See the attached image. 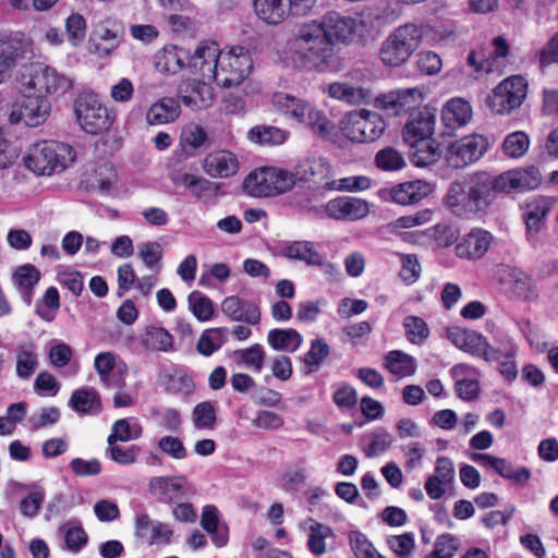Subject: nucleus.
I'll return each instance as SVG.
<instances>
[{
  "label": "nucleus",
  "mask_w": 558,
  "mask_h": 558,
  "mask_svg": "<svg viewBox=\"0 0 558 558\" xmlns=\"http://www.w3.org/2000/svg\"><path fill=\"white\" fill-rule=\"evenodd\" d=\"M287 47L294 69L324 73L335 68V49L318 20L301 24Z\"/></svg>",
  "instance_id": "1"
},
{
  "label": "nucleus",
  "mask_w": 558,
  "mask_h": 558,
  "mask_svg": "<svg viewBox=\"0 0 558 558\" xmlns=\"http://www.w3.org/2000/svg\"><path fill=\"white\" fill-rule=\"evenodd\" d=\"M271 105L287 120L308 129L318 137L326 138L333 131L335 125L326 113L306 99L279 92L272 95Z\"/></svg>",
  "instance_id": "2"
},
{
  "label": "nucleus",
  "mask_w": 558,
  "mask_h": 558,
  "mask_svg": "<svg viewBox=\"0 0 558 558\" xmlns=\"http://www.w3.org/2000/svg\"><path fill=\"white\" fill-rule=\"evenodd\" d=\"M74 159L70 145L57 141H39L29 146L24 165L36 175L50 177L63 172Z\"/></svg>",
  "instance_id": "3"
},
{
  "label": "nucleus",
  "mask_w": 558,
  "mask_h": 558,
  "mask_svg": "<svg viewBox=\"0 0 558 558\" xmlns=\"http://www.w3.org/2000/svg\"><path fill=\"white\" fill-rule=\"evenodd\" d=\"M423 36V27L416 24L397 27L381 44L380 60L389 66L402 65L421 46Z\"/></svg>",
  "instance_id": "4"
},
{
  "label": "nucleus",
  "mask_w": 558,
  "mask_h": 558,
  "mask_svg": "<svg viewBox=\"0 0 558 558\" xmlns=\"http://www.w3.org/2000/svg\"><path fill=\"white\" fill-rule=\"evenodd\" d=\"M341 134L354 143H373L385 132L383 117L372 110L355 109L348 112L339 123Z\"/></svg>",
  "instance_id": "5"
},
{
  "label": "nucleus",
  "mask_w": 558,
  "mask_h": 558,
  "mask_svg": "<svg viewBox=\"0 0 558 558\" xmlns=\"http://www.w3.org/2000/svg\"><path fill=\"white\" fill-rule=\"evenodd\" d=\"M253 60L244 47H232L221 51L215 80L219 85L229 88L240 85L252 72Z\"/></svg>",
  "instance_id": "6"
},
{
  "label": "nucleus",
  "mask_w": 558,
  "mask_h": 558,
  "mask_svg": "<svg viewBox=\"0 0 558 558\" xmlns=\"http://www.w3.org/2000/svg\"><path fill=\"white\" fill-rule=\"evenodd\" d=\"M51 112V104L41 95H27L10 102L5 107V114L11 125L23 123L29 128L44 124Z\"/></svg>",
  "instance_id": "7"
},
{
  "label": "nucleus",
  "mask_w": 558,
  "mask_h": 558,
  "mask_svg": "<svg viewBox=\"0 0 558 558\" xmlns=\"http://www.w3.org/2000/svg\"><path fill=\"white\" fill-rule=\"evenodd\" d=\"M526 94V81L520 75H512L492 90L486 102L492 112L500 116L509 114L523 104Z\"/></svg>",
  "instance_id": "8"
},
{
  "label": "nucleus",
  "mask_w": 558,
  "mask_h": 558,
  "mask_svg": "<svg viewBox=\"0 0 558 558\" xmlns=\"http://www.w3.org/2000/svg\"><path fill=\"white\" fill-rule=\"evenodd\" d=\"M75 113L81 128L89 134H100L110 129L113 116L93 94L78 97Z\"/></svg>",
  "instance_id": "9"
},
{
  "label": "nucleus",
  "mask_w": 558,
  "mask_h": 558,
  "mask_svg": "<svg viewBox=\"0 0 558 558\" xmlns=\"http://www.w3.org/2000/svg\"><path fill=\"white\" fill-rule=\"evenodd\" d=\"M550 207L549 201L542 198L531 204L524 214L525 239L533 251L544 254L551 252L550 243L542 234Z\"/></svg>",
  "instance_id": "10"
},
{
  "label": "nucleus",
  "mask_w": 558,
  "mask_h": 558,
  "mask_svg": "<svg viewBox=\"0 0 558 558\" xmlns=\"http://www.w3.org/2000/svg\"><path fill=\"white\" fill-rule=\"evenodd\" d=\"M487 148L486 137L472 134L451 143L447 148L446 159L453 168H464L482 158Z\"/></svg>",
  "instance_id": "11"
},
{
  "label": "nucleus",
  "mask_w": 558,
  "mask_h": 558,
  "mask_svg": "<svg viewBox=\"0 0 558 558\" xmlns=\"http://www.w3.org/2000/svg\"><path fill=\"white\" fill-rule=\"evenodd\" d=\"M500 181L499 174L493 177L486 172H478L470 178L465 185L478 213L486 211L494 203L496 195L505 193Z\"/></svg>",
  "instance_id": "12"
},
{
  "label": "nucleus",
  "mask_w": 558,
  "mask_h": 558,
  "mask_svg": "<svg viewBox=\"0 0 558 558\" xmlns=\"http://www.w3.org/2000/svg\"><path fill=\"white\" fill-rule=\"evenodd\" d=\"M148 490L160 502L173 504L186 499L193 493L184 476H155L149 480Z\"/></svg>",
  "instance_id": "13"
},
{
  "label": "nucleus",
  "mask_w": 558,
  "mask_h": 558,
  "mask_svg": "<svg viewBox=\"0 0 558 558\" xmlns=\"http://www.w3.org/2000/svg\"><path fill=\"white\" fill-rule=\"evenodd\" d=\"M423 101V94L416 87L391 90L375 98V107L395 116L407 113L417 108Z\"/></svg>",
  "instance_id": "14"
},
{
  "label": "nucleus",
  "mask_w": 558,
  "mask_h": 558,
  "mask_svg": "<svg viewBox=\"0 0 558 558\" xmlns=\"http://www.w3.org/2000/svg\"><path fill=\"white\" fill-rule=\"evenodd\" d=\"M221 51L216 41L204 40L197 45L193 54H190L187 66L194 73H199L203 80H215Z\"/></svg>",
  "instance_id": "15"
},
{
  "label": "nucleus",
  "mask_w": 558,
  "mask_h": 558,
  "mask_svg": "<svg viewBox=\"0 0 558 558\" xmlns=\"http://www.w3.org/2000/svg\"><path fill=\"white\" fill-rule=\"evenodd\" d=\"M123 25L114 17L100 20L94 29V37L101 43L95 44L92 50L98 57L105 58L118 49L123 38Z\"/></svg>",
  "instance_id": "16"
},
{
  "label": "nucleus",
  "mask_w": 558,
  "mask_h": 558,
  "mask_svg": "<svg viewBox=\"0 0 558 558\" xmlns=\"http://www.w3.org/2000/svg\"><path fill=\"white\" fill-rule=\"evenodd\" d=\"M433 192L432 184L424 180L407 181L381 190V196L398 205H414Z\"/></svg>",
  "instance_id": "17"
},
{
  "label": "nucleus",
  "mask_w": 558,
  "mask_h": 558,
  "mask_svg": "<svg viewBox=\"0 0 558 558\" xmlns=\"http://www.w3.org/2000/svg\"><path fill=\"white\" fill-rule=\"evenodd\" d=\"M95 369L100 381L108 388H122L125 385V375L128 367L117 354L112 352H101L96 355L94 362Z\"/></svg>",
  "instance_id": "18"
},
{
  "label": "nucleus",
  "mask_w": 558,
  "mask_h": 558,
  "mask_svg": "<svg viewBox=\"0 0 558 558\" xmlns=\"http://www.w3.org/2000/svg\"><path fill=\"white\" fill-rule=\"evenodd\" d=\"M499 175L506 194L535 190L543 181L539 170L534 166L508 170Z\"/></svg>",
  "instance_id": "19"
},
{
  "label": "nucleus",
  "mask_w": 558,
  "mask_h": 558,
  "mask_svg": "<svg viewBox=\"0 0 558 558\" xmlns=\"http://www.w3.org/2000/svg\"><path fill=\"white\" fill-rule=\"evenodd\" d=\"M28 88L45 92L48 95L65 93L71 87V80L58 73L53 68L37 64L27 83Z\"/></svg>",
  "instance_id": "20"
},
{
  "label": "nucleus",
  "mask_w": 558,
  "mask_h": 558,
  "mask_svg": "<svg viewBox=\"0 0 558 558\" xmlns=\"http://www.w3.org/2000/svg\"><path fill=\"white\" fill-rule=\"evenodd\" d=\"M327 35V39L333 46L335 43H348L352 40L356 28V20L351 16H343L337 12H329L318 20Z\"/></svg>",
  "instance_id": "21"
},
{
  "label": "nucleus",
  "mask_w": 558,
  "mask_h": 558,
  "mask_svg": "<svg viewBox=\"0 0 558 558\" xmlns=\"http://www.w3.org/2000/svg\"><path fill=\"white\" fill-rule=\"evenodd\" d=\"M221 312L232 322L258 325L260 311L257 304L236 295L226 296L221 302Z\"/></svg>",
  "instance_id": "22"
},
{
  "label": "nucleus",
  "mask_w": 558,
  "mask_h": 558,
  "mask_svg": "<svg viewBox=\"0 0 558 558\" xmlns=\"http://www.w3.org/2000/svg\"><path fill=\"white\" fill-rule=\"evenodd\" d=\"M182 102L192 110L208 108L214 99V90L206 82L197 80L183 81L179 86Z\"/></svg>",
  "instance_id": "23"
},
{
  "label": "nucleus",
  "mask_w": 558,
  "mask_h": 558,
  "mask_svg": "<svg viewBox=\"0 0 558 558\" xmlns=\"http://www.w3.org/2000/svg\"><path fill=\"white\" fill-rule=\"evenodd\" d=\"M493 234L484 229H473L463 236L456 246V254L460 258H482L493 242Z\"/></svg>",
  "instance_id": "24"
},
{
  "label": "nucleus",
  "mask_w": 558,
  "mask_h": 558,
  "mask_svg": "<svg viewBox=\"0 0 558 558\" xmlns=\"http://www.w3.org/2000/svg\"><path fill=\"white\" fill-rule=\"evenodd\" d=\"M330 174V165L323 158L303 160L294 168V175H296L298 181L327 189H330L332 182L329 181Z\"/></svg>",
  "instance_id": "25"
},
{
  "label": "nucleus",
  "mask_w": 558,
  "mask_h": 558,
  "mask_svg": "<svg viewBox=\"0 0 558 558\" xmlns=\"http://www.w3.org/2000/svg\"><path fill=\"white\" fill-rule=\"evenodd\" d=\"M446 335L456 348L473 356L482 357L483 350L487 348V339L475 330L453 326L447 329Z\"/></svg>",
  "instance_id": "26"
},
{
  "label": "nucleus",
  "mask_w": 558,
  "mask_h": 558,
  "mask_svg": "<svg viewBox=\"0 0 558 558\" xmlns=\"http://www.w3.org/2000/svg\"><path fill=\"white\" fill-rule=\"evenodd\" d=\"M435 116L428 110H422L413 116L403 129V140L408 145H415L418 141L430 140L435 130Z\"/></svg>",
  "instance_id": "27"
},
{
  "label": "nucleus",
  "mask_w": 558,
  "mask_h": 558,
  "mask_svg": "<svg viewBox=\"0 0 558 558\" xmlns=\"http://www.w3.org/2000/svg\"><path fill=\"white\" fill-rule=\"evenodd\" d=\"M446 207L456 216L470 218L478 214L466 185L454 182L445 196Z\"/></svg>",
  "instance_id": "28"
},
{
  "label": "nucleus",
  "mask_w": 558,
  "mask_h": 558,
  "mask_svg": "<svg viewBox=\"0 0 558 558\" xmlns=\"http://www.w3.org/2000/svg\"><path fill=\"white\" fill-rule=\"evenodd\" d=\"M203 168L213 178H228L236 173L239 161L229 150H216L205 157Z\"/></svg>",
  "instance_id": "29"
},
{
  "label": "nucleus",
  "mask_w": 558,
  "mask_h": 558,
  "mask_svg": "<svg viewBox=\"0 0 558 558\" xmlns=\"http://www.w3.org/2000/svg\"><path fill=\"white\" fill-rule=\"evenodd\" d=\"M326 90L331 98L352 106L368 104L374 97L369 88L344 82L331 83L327 86Z\"/></svg>",
  "instance_id": "30"
},
{
  "label": "nucleus",
  "mask_w": 558,
  "mask_h": 558,
  "mask_svg": "<svg viewBox=\"0 0 558 558\" xmlns=\"http://www.w3.org/2000/svg\"><path fill=\"white\" fill-rule=\"evenodd\" d=\"M472 107L463 98L448 100L441 110V120L446 128L456 130L466 125L472 119Z\"/></svg>",
  "instance_id": "31"
},
{
  "label": "nucleus",
  "mask_w": 558,
  "mask_h": 558,
  "mask_svg": "<svg viewBox=\"0 0 558 558\" xmlns=\"http://www.w3.org/2000/svg\"><path fill=\"white\" fill-rule=\"evenodd\" d=\"M202 527L210 534L213 543L217 547H223L229 541V530L226 523L220 521V513L216 506L206 505L201 515Z\"/></svg>",
  "instance_id": "32"
},
{
  "label": "nucleus",
  "mask_w": 558,
  "mask_h": 558,
  "mask_svg": "<svg viewBox=\"0 0 558 558\" xmlns=\"http://www.w3.org/2000/svg\"><path fill=\"white\" fill-rule=\"evenodd\" d=\"M179 145L186 156H196L209 146L207 133L199 124L190 122L182 128Z\"/></svg>",
  "instance_id": "33"
},
{
  "label": "nucleus",
  "mask_w": 558,
  "mask_h": 558,
  "mask_svg": "<svg viewBox=\"0 0 558 558\" xmlns=\"http://www.w3.org/2000/svg\"><path fill=\"white\" fill-rule=\"evenodd\" d=\"M29 40L20 33H4L0 35V56L19 64L29 52Z\"/></svg>",
  "instance_id": "34"
},
{
  "label": "nucleus",
  "mask_w": 558,
  "mask_h": 558,
  "mask_svg": "<svg viewBox=\"0 0 558 558\" xmlns=\"http://www.w3.org/2000/svg\"><path fill=\"white\" fill-rule=\"evenodd\" d=\"M15 353V374L21 379H28L39 366L37 348L34 342L19 343Z\"/></svg>",
  "instance_id": "35"
},
{
  "label": "nucleus",
  "mask_w": 558,
  "mask_h": 558,
  "mask_svg": "<svg viewBox=\"0 0 558 558\" xmlns=\"http://www.w3.org/2000/svg\"><path fill=\"white\" fill-rule=\"evenodd\" d=\"M141 345L149 352H169L173 349V336L163 327L148 326L141 335Z\"/></svg>",
  "instance_id": "36"
},
{
  "label": "nucleus",
  "mask_w": 558,
  "mask_h": 558,
  "mask_svg": "<svg viewBox=\"0 0 558 558\" xmlns=\"http://www.w3.org/2000/svg\"><path fill=\"white\" fill-rule=\"evenodd\" d=\"M69 405L82 415H96L102 408L99 393L89 387L75 390L69 400Z\"/></svg>",
  "instance_id": "37"
},
{
  "label": "nucleus",
  "mask_w": 558,
  "mask_h": 558,
  "mask_svg": "<svg viewBox=\"0 0 558 558\" xmlns=\"http://www.w3.org/2000/svg\"><path fill=\"white\" fill-rule=\"evenodd\" d=\"M270 167L252 171L243 182L244 191L254 197L274 196Z\"/></svg>",
  "instance_id": "38"
},
{
  "label": "nucleus",
  "mask_w": 558,
  "mask_h": 558,
  "mask_svg": "<svg viewBox=\"0 0 558 558\" xmlns=\"http://www.w3.org/2000/svg\"><path fill=\"white\" fill-rule=\"evenodd\" d=\"M190 52L183 48L170 47L156 56V69L162 73L175 74L187 66Z\"/></svg>",
  "instance_id": "39"
},
{
  "label": "nucleus",
  "mask_w": 558,
  "mask_h": 558,
  "mask_svg": "<svg viewBox=\"0 0 558 558\" xmlns=\"http://www.w3.org/2000/svg\"><path fill=\"white\" fill-rule=\"evenodd\" d=\"M288 7V0H254L257 16L271 25H278L289 16Z\"/></svg>",
  "instance_id": "40"
},
{
  "label": "nucleus",
  "mask_w": 558,
  "mask_h": 558,
  "mask_svg": "<svg viewBox=\"0 0 558 558\" xmlns=\"http://www.w3.org/2000/svg\"><path fill=\"white\" fill-rule=\"evenodd\" d=\"M180 116V106L173 98H162L153 104L146 113L149 125H161L175 121Z\"/></svg>",
  "instance_id": "41"
},
{
  "label": "nucleus",
  "mask_w": 558,
  "mask_h": 558,
  "mask_svg": "<svg viewBox=\"0 0 558 558\" xmlns=\"http://www.w3.org/2000/svg\"><path fill=\"white\" fill-rule=\"evenodd\" d=\"M303 342V337L292 328L271 329L267 335V343L276 351L295 352Z\"/></svg>",
  "instance_id": "42"
},
{
  "label": "nucleus",
  "mask_w": 558,
  "mask_h": 558,
  "mask_svg": "<svg viewBox=\"0 0 558 558\" xmlns=\"http://www.w3.org/2000/svg\"><path fill=\"white\" fill-rule=\"evenodd\" d=\"M143 434V427L137 418H120L116 421L111 427V433L108 436V445H113L117 441H130L138 439Z\"/></svg>",
  "instance_id": "43"
},
{
  "label": "nucleus",
  "mask_w": 558,
  "mask_h": 558,
  "mask_svg": "<svg viewBox=\"0 0 558 558\" xmlns=\"http://www.w3.org/2000/svg\"><path fill=\"white\" fill-rule=\"evenodd\" d=\"M385 366L392 375L399 378L413 375L416 368L414 359L398 350L391 351L385 356Z\"/></svg>",
  "instance_id": "44"
},
{
  "label": "nucleus",
  "mask_w": 558,
  "mask_h": 558,
  "mask_svg": "<svg viewBox=\"0 0 558 558\" xmlns=\"http://www.w3.org/2000/svg\"><path fill=\"white\" fill-rule=\"evenodd\" d=\"M290 133L286 130L270 125L254 126L248 131V140L256 144L280 145L283 144Z\"/></svg>",
  "instance_id": "45"
},
{
  "label": "nucleus",
  "mask_w": 558,
  "mask_h": 558,
  "mask_svg": "<svg viewBox=\"0 0 558 558\" xmlns=\"http://www.w3.org/2000/svg\"><path fill=\"white\" fill-rule=\"evenodd\" d=\"M413 151L412 161L417 167H425L434 163L440 157V148L433 140L418 141L415 145H409Z\"/></svg>",
  "instance_id": "46"
},
{
  "label": "nucleus",
  "mask_w": 558,
  "mask_h": 558,
  "mask_svg": "<svg viewBox=\"0 0 558 558\" xmlns=\"http://www.w3.org/2000/svg\"><path fill=\"white\" fill-rule=\"evenodd\" d=\"M517 349L513 341L508 336H502L494 340V344L487 341V348L483 350L482 359L487 362L499 361L500 359H512Z\"/></svg>",
  "instance_id": "47"
},
{
  "label": "nucleus",
  "mask_w": 558,
  "mask_h": 558,
  "mask_svg": "<svg viewBox=\"0 0 558 558\" xmlns=\"http://www.w3.org/2000/svg\"><path fill=\"white\" fill-rule=\"evenodd\" d=\"M226 333L227 328L222 327L205 330L197 341V351L205 356L211 355L226 342Z\"/></svg>",
  "instance_id": "48"
},
{
  "label": "nucleus",
  "mask_w": 558,
  "mask_h": 558,
  "mask_svg": "<svg viewBox=\"0 0 558 558\" xmlns=\"http://www.w3.org/2000/svg\"><path fill=\"white\" fill-rule=\"evenodd\" d=\"M284 255L313 266L320 264V254L314 248L313 243L307 241L292 242L284 248Z\"/></svg>",
  "instance_id": "49"
},
{
  "label": "nucleus",
  "mask_w": 558,
  "mask_h": 558,
  "mask_svg": "<svg viewBox=\"0 0 558 558\" xmlns=\"http://www.w3.org/2000/svg\"><path fill=\"white\" fill-rule=\"evenodd\" d=\"M189 310L198 322H208L214 316L213 301L199 291H193L187 296Z\"/></svg>",
  "instance_id": "50"
},
{
  "label": "nucleus",
  "mask_w": 558,
  "mask_h": 558,
  "mask_svg": "<svg viewBox=\"0 0 558 558\" xmlns=\"http://www.w3.org/2000/svg\"><path fill=\"white\" fill-rule=\"evenodd\" d=\"M348 538L350 547L356 558H386L362 532L351 531Z\"/></svg>",
  "instance_id": "51"
},
{
  "label": "nucleus",
  "mask_w": 558,
  "mask_h": 558,
  "mask_svg": "<svg viewBox=\"0 0 558 558\" xmlns=\"http://www.w3.org/2000/svg\"><path fill=\"white\" fill-rule=\"evenodd\" d=\"M331 535L332 531L329 526L319 522H313V524L310 526L307 539L310 551L316 557L324 555L326 553L325 539Z\"/></svg>",
  "instance_id": "52"
},
{
  "label": "nucleus",
  "mask_w": 558,
  "mask_h": 558,
  "mask_svg": "<svg viewBox=\"0 0 558 558\" xmlns=\"http://www.w3.org/2000/svg\"><path fill=\"white\" fill-rule=\"evenodd\" d=\"M86 20L80 13H72L65 20L66 40L73 47L83 44L86 37Z\"/></svg>",
  "instance_id": "53"
},
{
  "label": "nucleus",
  "mask_w": 558,
  "mask_h": 558,
  "mask_svg": "<svg viewBox=\"0 0 558 558\" xmlns=\"http://www.w3.org/2000/svg\"><path fill=\"white\" fill-rule=\"evenodd\" d=\"M426 447L424 444L413 440L401 446V452L404 458V470L413 472L422 466L426 454Z\"/></svg>",
  "instance_id": "54"
},
{
  "label": "nucleus",
  "mask_w": 558,
  "mask_h": 558,
  "mask_svg": "<svg viewBox=\"0 0 558 558\" xmlns=\"http://www.w3.org/2000/svg\"><path fill=\"white\" fill-rule=\"evenodd\" d=\"M59 307V292L54 287H50L46 290L43 299L36 303L35 312L44 320L52 322Z\"/></svg>",
  "instance_id": "55"
},
{
  "label": "nucleus",
  "mask_w": 558,
  "mask_h": 558,
  "mask_svg": "<svg viewBox=\"0 0 558 558\" xmlns=\"http://www.w3.org/2000/svg\"><path fill=\"white\" fill-rule=\"evenodd\" d=\"M403 327L408 340L413 344H421L429 337L427 324L418 316H407L403 320Z\"/></svg>",
  "instance_id": "56"
},
{
  "label": "nucleus",
  "mask_w": 558,
  "mask_h": 558,
  "mask_svg": "<svg viewBox=\"0 0 558 558\" xmlns=\"http://www.w3.org/2000/svg\"><path fill=\"white\" fill-rule=\"evenodd\" d=\"M529 146V136L522 131H515L504 140L502 151L508 157L520 158L527 151Z\"/></svg>",
  "instance_id": "57"
},
{
  "label": "nucleus",
  "mask_w": 558,
  "mask_h": 558,
  "mask_svg": "<svg viewBox=\"0 0 558 558\" xmlns=\"http://www.w3.org/2000/svg\"><path fill=\"white\" fill-rule=\"evenodd\" d=\"M235 354L239 357L240 362L243 363L245 367L256 373H259L263 369L266 353L260 344L255 343L250 348L236 351Z\"/></svg>",
  "instance_id": "58"
},
{
  "label": "nucleus",
  "mask_w": 558,
  "mask_h": 558,
  "mask_svg": "<svg viewBox=\"0 0 558 558\" xmlns=\"http://www.w3.org/2000/svg\"><path fill=\"white\" fill-rule=\"evenodd\" d=\"M216 422V410L214 405L204 401L195 405L192 413V423L197 429H214Z\"/></svg>",
  "instance_id": "59"
},
{
  "label": "nucleus",
  "mask_w": 558,
  "mask_h": 558,
  "mask_svg": "<svg viewBox=\"0 0 558 558\" xmlns=\"http://www.w3.org/2000/svg\"><path fill=\"white\" fill-rule=\"evenodd\" d=\"M376 166L384 171H397L405 166L402 155L392 147L379 150L375 157Z\"/></svg>",
  "instance_id": "60"
},
{
  "label": "nucleus",
  "mask_w": 558,
  "mask_h": 558,
  "mask_svg": "<svg viewBox=\"0 0 558 558\" xmlns=\"http://www.w3.org/2000/svg\"><path fill=\"white\" fill-rule=\"evenodd\" d=\"M141 448L138 446L122 447L116 444L108 445L106 454L121 465H130L137 461Z\"/></svg>",
  "instance_id": "61"
},
{
  "label": "nucleus",
  "mask_w": 558,
  "mask_h": 558,
  "mask_svg": "<svg viewBox=\"0 0 558 558\" xmlns=\"http://www.w3.org/2000/svg\"><path fill=\"white\" fill-rule=\"evenodd\" d=\"M401 262L400 277L407 284L416 282L422 272L421 264L415 254H399Z\"/></svg>",
  "instance_id": "62"
},
{
  "label": "nucleus",
  "mask_w": 558,
  "mask_h": 558,
  "mask_svg": "<svg viewBox=\"0 0 558 558\" xmlns=\"http://www.w3.org/2000/svg\"><path fill=\"white\" fill-rule=\"evenodd\" d=\"M387 545L399 558H408L415 548L414 535L413 533L391 535L387 539Z\"/></svg>",
  "instance_id": "63"
},
{
  "label": "nucleus",
  "mask_w": 558,
  "mask_h": 558,
  "mask_svg": "<svg viewBox=\"0 0 558 558\" xmlns=\"http://www.w3.org/2000/svg\"><path fill=\"white\" fill-rule=\"evenodd\" d=\"M270 173H271V181H274V183H272V190H275L274 196L283 194V193L290 191L298 182V178H296V175H294V170L288 171V170L270 167Z\"/></svg>",
  "instance_id": "64"
}]
</instances>
